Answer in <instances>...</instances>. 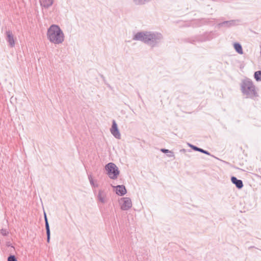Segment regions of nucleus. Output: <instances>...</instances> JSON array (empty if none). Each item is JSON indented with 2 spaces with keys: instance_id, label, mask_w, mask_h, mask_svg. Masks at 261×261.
Listing matches in <instances>:
<instances>
[{
  "instance_id": "5701e85b",
  "label": "nucleus",
  "mask_w": 261,
  "mask_h": 261,
  "mask_svg": "<svg viewBox=\"0 0 261 261\" xmlns=\"http://www.w3.org/2000/svg\"><path fill=\"white\" fill-rule=\"evenodd\" d=\"M169 154H167L168 157H174V154L173 151L170 150V152H168Z\"/></svg>"
},
{
  "instance_id": "9b49d317",
  "label": "nucleus",
  "mask_w": 261,
  "mask_h": 261,
  "mask_svg": "<svg viewBox=\"0 0 261 261\" xmlns=\"http://www.w3.org/2000/svg\"><path fill=\"white\" fill-rule=\"evenodd\" d=\"M116 188V194L120 195L123 196L125 195L126 193V189L124 186L123 185H118L115 187Z\"/></svg>"
},
{
  "instance_id": "f257e3e1",
  "label": "nucleus",
  "mask_w": 261,
  "mask_h": 261,
  "mask_svg": "<svg viewBox=\"0 0 261 261\" xmlns=\"http://www.w3.org/2000/svg\"><path fill=\"white\" fill-rule=\"evenodd\" d=\"M163 39V36L161 33L148 31L138 32L133 38L134 40L142 41L151 47L158 46Z\"/></svg>"
},
{
  "instance_id": "ddd939ff",
  "label": "nucleus",
  "mask_w": 261,
  "mask_h": 261,
  "mask_svg": "<svg viewBox=\"0 0 261 261\" xmlns=\"http://www.w3.org/2000/svg\"><path fill=\"white\" fill-rule=\"evenodd\" d=\"M235 24V21L234 20H229V21H225L219 23L218 25L219 27H230L234 25Z\"/></svg>"
},
{
  "instance_id": "dca6fc26",
  "label": "nucleus",
  "mask_w": 261,
  "mask_h": 261,
  "mask_svg": "<svg viewBox=\"0 0 261 261\" xmlns=\"http://www.w3.org/2000/svg\"><path fill=\"white\" fill-rule=\"evenodd\" d=\"M254 79L256 81H261V71H255L254 74Z\"/></svg>"
},
{
  "instance_id": "412c9836",
  "label": "nucleus",
  "mask_w": 261,
  "mask_h": 261,
  "mask_svg": "<svg viewBox=\"0 0 261 261\" xmlns=\"http://www.w3.org/2000/svg\"><path fill=\"white\" fill-rule=\"evenodd\" d=\"M191 148L195 151H199L200 148L193 145V146H191Z\"/></svg>"
},
{
  "instance_id": "1a4fd4ad",
  "label": "nucleus",
  "mask_w": 261,
  "mask_h": 261,
  "mask_svg": "<svg viewBox=\"0 0 261 261\" xmlns=\"http://www.w3.org/2000/svg\"><path fill=\"white\" fill-rule=\"evenodd\" d=\"M231 181L232 184L235 185L236 187L239 189H241L243 187V183L242 180L241 179H238L235 176H232L231 177Z\"/></svg>"
},
{
  "instance_id": "4468645a",
  "label": "nucleus",
  "mask_w": 261,
  "mask_h": 261,
  "mask_svg": "<svg viewBox=\"0 0 261 261\" xmlns=\"http://www.w3.org/2000/svg\"><path fill=\"white\" fill-rule=\"evenodd\" d=\"M233 47H234V48L235 49L236 51L238 53H239V54H241V55L243 54L242 47L241 44H240L239 43L236 42L233 44Z\"/></svg>"
},
{
  "instance_id": "f03ea898",
  "label": "nucleus",
  "mask_w": 261,
  "mask_h": 261,
  "mask_svg": "<svg viewBox=\"0 0 261 261\" xmlns=\"http://www.w3.org/2000/svg\"><path fill=\"white\" fill-rule=\"evenodd\" d=\"M47 37L49 41L55 44L62 43L64 40V35L59 25L52 24L47 29Z\"/></svg>"
},
{
  "instance_id": "2eb2a0df",
  "label": "nucleus",
  "mask_w": 261,
  "mask_h": 261,
  "mask_svg": "<svg viewBox=\"0 0 261 261\" xmlns=\"http://www.w3.org/2000/svg\"><path fill=\"white\" fill-rule=\"evenodd\" d=\"M133 2L135 5L141 6L145 5L149 2L148 0H133Z\"/></svg>"
},
{
  "instance_id": "b1692460",
  "label": "nucleus",
  "mask_w": 261,
  "mask_h": 261,
  "mask_svg": "<svg viewBox=\"0 0 261 261\" xmlns=\"http://www.w3.org/2000/svg\"><path fill=\"white\" fill-rule=\"evenodd\" d=\"M180 152L185 153L186 152V150L185 149H181L180 150Z\"/></svg>"
},
{
  "instance_id": "0eeeda50",
  "label": "nucleus",
  "mask_w": 261,
  "mask_h": 261,
  "mask_svg": "<svg viewBox=\"0 0 261 261\" xmlns=\"http://www.w3.org/2000/svg\"><path fill=\"white\" fill-rule=\"evenodd\" d=\"M6 40L11 47H12L14 46V36L11 31H8L6 32Z\"/></svg>"
},
{
  "instance_id": "39448f33",
  "label": "nucleus",
  "mask_w": 261,
  "mask_h": 261,
  "mask_svg": "<svg viewBox=\"0 0 261 261\" xmlns=\"http://www.w3.org/2000/svg\"><path fill=\"white\" fill-rule=\"evenodd\" d=\"M121 208L123 211H127L132 206L131 199L128 197L122 198L120 200Z\"/></svg>"
},
{
  "instance_id": "20e7f679",
  "label": "nucleus",
  "mask_w": 261,
  "mask_h": 261,
  "mask_svg": "<svg viewBox=\"0 0 261 261\" xmlns=\"http://www.w3.org/2000/svg\"><path fill=\"white\" fill-rule=\"evenodd\" d=\"M105 169L107 171V174L109 177L112 179L117 178L120 171L118 168L113 163H109L105 166Z\"/></svg>"
},
{
  "instance_id": "7ed1b4c3",
  "label": "nucleus",
  "mask_w": 261,
  "mask_h": 261,
  "mask_svg": "<svg viewBox=\"0 0 261 261\" xmlns=\"http://www.w3.org/2000/svg\"><path fill=\"white\" fill-rule=\"evenodd\" d=\"M241 90L246 98L254 99L258 96L255 86L253 82L248 79L242 81L241 84Z\"/></svg>"
},
{
  "instance_id": "f8f14e48",
  "label": "nucleus",
  "mask_w": 261,
  "mask_h": 261,
  "mask_svg": "<svg viewBox=\"0 0 261 261\" xmlns=\"http://www.w3.org/2000/svg\"><path fill=\"white\" fill-rule=\"evenodd\" d=\"M54 0H40V3L42 7L47 9L53 4Z\"/></svg>"
},
{
  "instance_id": "f3484780",
  "label": "nucleus",
  "mask_w": 261,
  "mask_h": 261,
  "mask_svg": "<svg viewBox=\"0 0 261 261\" xmlns=\"http://www.w3.org/2000/svg\"><path fill=\"white\" fill-rule=\"evenodd\" d=\"M88 178H89V181H90V183L91 184V185L93 187H94V188H97L98 187V185L97 184H95L94 182V180L92 177V175H88Z\"/></svg>"
},
{
  "instance_id": "9d476101",
  "label": "nucleus",
  "mask_w": 261,
  "mask_h": 261,
  "mask_svg": "<svg viewBox=\"0 0 261 261\" xmlns=\"http://www.w3.org/2000/svg\"><path fill=\"white\" fill-rule=\"evenodd\" d=\"M106 194L105 192L102 190H99L97 195V199L98 201L102 203H105L106 202Z\"/></svg>"
},
{
  "instance_id": "a878e982",
  "label": "nucleus",
  "mask_w": 261,
  "mask_h": 261,
  "mask_svg": "<svg viewBox=\"0 0 261 261\" xmlns=\"http://www.w3.org/2000/svg\"><path fill=\"white\" fill-rule=\"evenodd\" d=\"M148 1L149 2L151 1L152 0H148Z\"/></svg>"
},
{
  "instance_id": "6ab92c4d",
  "label": "nucleus",
  "mask_w": 261,
  "mask_h": 261,
  "mask_svg": "<svg viewBox=\"0 0 261 261\" xmlns=\"http://www.w3.org/2000/svg\"><path fill=\"white\" fill-rule=\"evenodd\" d=\"M1 233L3 236H6L8 234V231L7 230V229H2L1 230Z\"/></svg>"
},
{
  "instance_id": "393cba45",
  "label": "nucleus",
  "mask_w": 261,
  "mask_h": 261,
  "mask_svg": "<svg viewBox=\"0 0 261 261\" xmlns=\"http://www.w3.org/2000/svg\"><path fill=\"white\" fill-rule=\"evenodd\" d=\"M188 146H189L190 147H191V146H193V145H192V144H190V143H188Z\"/></svg>"
},
{
  "instance_id": "6e6552de",
  "label": "nucleus",
  "mask_w": 261,
  "mask_h": 261,
  "mask_svg": "<svg viewBox=\"0 0 261 261\" xmlns=\"http://www.w3.org/2000/svg\"><path fill=\"white\" fill-rule=\"evenodd\" d=\"M44 221H45V229L46 231V235H47V243L49 242L50 238V228L49 225L48 221V219L46 216V213H44Z\"/></svg>"
},
{
  "instance_id": "aec40b11",
  "label": "nucleus",
  "mask_w": 261,
  "mask_h": 261,
  "mask_svg": "<svg viewBox=\"0 0 261 261\" xmlns=\"http://www.w3.org/2000/svg\"><path fill=\"white\" fill-rule=\"evenodd\" d=\"M199 152H200L201 153H204L207 155H211V153L208 151H207V150H204L201 148H200V150Z\"/></svg>"
},
{
  "instance_id": "a211bd4d",
  "label": "nucleus",
  "mask_w": 261,
  "mask_h": 261,
  "mask_svg": "<svg viewBox=\"0 0 261 261\" xmlns=\"http://www.w3.org/2000/svg\"><path fill=\"white\" fill-rule=\"evenodd\" d=\"M8 261H17L16 257L14 255H10L8 256Z\"/></svg>"
},
{
  "instance_id": "4be33fe9",
  "label": "nucleus",
  "mask_w": 261,
  "mask_h": 261,
  "mask_svg": "<svg viewBox=\"0 0 261 261\" xmlns=\"http://www.w3.org/2000/svg\"><path fill=\"white\" fill-rule=\"evenodd\" d=\"M161 151L163 153H167L168 152H170V150L167 149H165V148H162L161 149Z\"/></svg>"
},
{
  "instance_id": "423d86ee",
  "label": "nucleus",
  "mask_w": 261,
  "mask_h": 261,
  "mask_svg": "<svg viewBox=\"0 0 261 261\" xmlns=\"http://www.w3.org/2000/svg\"><path fill=\"white\" fill-rule=\"evenodd\" d=\"M111 134L116 139H120L121 138V135L118 129L117 124L115 120H113L112 122V127L110 129Z\"/></svg>"
}]
</instances>
